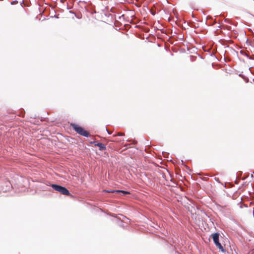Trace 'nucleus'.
<instances>
[{"label":"nucleus","instance_id":"f257e3e1","mask_svg":"<svg viewBox=\"0 0 254 254\" xmlns=\"http://www.w3.org/2000/svg\"><path fill=\"white\" fill-rule=\"evenodd\" d=\"M70 126L80 135L86 137L89 136V133L79 125L75 124H71Z\"/></svg>","mask_w":254,"mask_h":254},{"label":"nucleus","instance_id":"f03ea898","mask_svg":"<svg viewBox=\"0 0 254 254\" xmlns=\"http://www.w3.org/2000/svg\"><path fill=\"white\" fill-rule=\"evenodd\" d=\"M51 187L54 190L60 192L63 195L67 196L70 195L69 191L65 187L56 184H52Z\"/></svg>","mask_w":254,"mask_h":254},{"label":"nucleus","instance_id":"7ed1b4c3","mask_svg":"<svg viewBox=\"0 0 254 254\" xmlns=\"http://www.w3.org/2000/svg\"><path fill=\"white\" fill-rule=\"evenodd\" d=\"M104 192H108V193H121L122 195H126L127 194H130V192L127 191L125 190H103Z\"/></svg>","mask_w":254,"mask_h":254},{"label":"nucleus","instance_id":"20e7f679","mask_svg":"<svg viewBox=\"0 0 254 254\" xmlns=\"http://www.w3.org/2000/svg\"><path fill=\"white\" fill-rule=\"evenodd\" d=\"M95 145L99 147L100 150H104L106 149L105 145L102 143H96Z\"/></svg>","mask_w":254,"mask_h":254},{"label":"nucleus","instance_id":"39448f33","mask_svg":"<svg viewBox=\"0 0 254 254\" xmlns=\"http://www.w3.org/2000/svg\"><path fill=\"white\" fill-rule=\"evenodd\" d=\"M219 234L217 233L212 234V238H213L214 243H215L217 241H219Z\"/></svg>","mask_w":254,"mask_h":254},{"label":"nucleus","instance_id":"423d86ee","mask_svg":"<svg viewBox=\"0 0 254 254\" xmlns=\"http://www.w3.org/2000/svg\"><path fill=\"white\" fill-rule=\"evenodd\" d=\"M222 252H225V250L223 249L222 246L221 245V244H219L217 246Z\"/></svg>","mask_w":254,"mask_h":254},{"label":"nucleus","instance_id":"0eeeda50","mask_svg":"<svg viewBox=\"0 0 254 254\" xmlns=\"http://www.w3.org/2000/svg\"><path fill=\"white\" fill-rule=\"evenodd\" d=\"M125 135V134L124 133H121V132H119L118 133V134H117V135H118V136H123V135ZM116 136H117V135H114L113 136V137H115Z\"/></svg>","mask_w":254,"mask_h":254},{"label":"nucleus","instance_id":"6e6552de","mask_svg":"<svg viewBox=\"0 0 254 254\" xmlns=\"http://www.w3.org/2000/svg\"><path fill=\"white\" fill-rule=\"evenodd\" d=\"M18 3V1H13L11 2V4H15V3Z\"/></svg>","mask_w":254,"mask_h":254},{"label":"nucleus","instance_id":"1a4fd4ad","mask_svg":"<svg viewBox=\"0 0 254 254\" xmlns=\"http://www.w3.org/2000/svg\"><path fill=\"white\" fill-rule=\"evenodd\" d=\"M216 246H217L220 243H219V241H217L216 242L214 243Z\"/></svg>","mask_w":254,"mask_h":254},{"label":"nucleus","instance_id":"9d476101","mask_svg":"<svg viewBox=\"0 0 254 254\" xmlns=\"http://www.w3.org/2000/svg\"><path fill=\"white\" fill-rule=\"evenodd\" d=\"M19 6H20V7L22 8V6L21 4H20Z\"/></svg>","mask_w":254,"mask_h":254},{"label":"nucleus","instance_id":"9b49d317","mask_svg":"<svg viewBox=\"0 0 254 254\" xmlns=\"http://www.w3.org/2000/svg\"><path fill=\"white\" fill-rule=\"evenodd\" d=\"M108 132L109 134H111V132H110V131H108Z\"/></svg>","mask_w":254,"mask_h":254},{"label":"nucleus","instance_id":"f8f14e48","mask_svg":"<svg viewBox=\"0 0 254 254\" xmlns=\"http://www.w3.org/2000/svg\"><path fill=\"white\" fill-rule=\"evenodd\" d=\"M152 14H153V15H154L155 13H154V12H152Z\"/></svg>","mask_w":254,"mask_h":254},{"label":"nucleus","instance_id":"ddd939ff","mask_svg":"<svg viewBox=\"0 0 254 254\" xmlns=\"http://www.w3.org/2000/svg\"><path fill=\"white\" fill-rule=\"evenodd\" d=\"M152 14H153V15H154L155 13H154V12H152Z\"/></svg>","mask_w":254,"mask_h":254}]
</instances>
